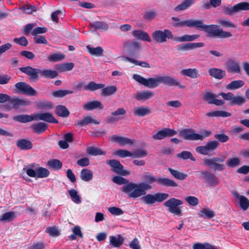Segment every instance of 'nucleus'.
<instances>
[{
    "label": "nucleus",
    "instance_id": "f257e3e1",
    "mask_svg": "<svg viewBox=\"0 0 249 249\" xmlns=\"http://www.w3.org/2000/svg\"><path fill=\"white\" fill-rule=\"evenodd\" d=\"M112 181L118 185H124L121 190L127 194L129 198H137L146 194V191L151 188L149 184L142 182L135 183L119 176H114Z\"/></svg>",
    "mask_w": 249,
    "mask_h": 249
},
{
    "label": "nucleus",
    "instance_id": "f03ea898",
    "mask_svg": "<svg viewBox=\"0 0 249 249\" xmlns=\"http://www.w3.org/2000/svg\"><path fill=\"white\" fill-rule=\"evenodd\" d=\"M133 78L141 84L150 89L157 88L160 84L169 87H178L181 89L185 88L184 85H180L179 81L175 77L168 75L158 76L155 78L146 79L139 74H134Z\"/></svg>",
    "mask_w": 249,
    "mask_h": 249
},
{
    "label": "nucleus",
    "instance_id": "7ed1b4c3",
    "mask_svg": "<svg viewBox=\"0 0 249 249\" xmlns=\"http://www.w3.org/2000/svg\"><path fill=\"white\" fill-rule=\"evenodd\" d=\"M183 25L188 28H195L206 32L211 37L221 38H229L232 36L230 32L224 31L222 29H217V25L214 24L205 25L202 20L190 18L185 20Z\"/></svg>",
    "mask_w": 249,
    "mask_h": 249
},
{
    "label": "nucleus",
    "instance_id": "20e7f679",
    "mask_svg": "<svg viewBox=\"0 0 249 249\" xmlns=\"http://www.w3.org/2000/svg\"><path fill=\"white\" fill-rule=\"evenodd\" d=\"M153 39L158 43H164L167 39H172L177 42H190L196 39L199 37V35H184L181 36L174 37L172 32L168 29L163 31L156 30L152 34Z\"/></svg>",
    "mask_w": 249,
    "mask_h": 249
},
{
    "label": "nucleus",
    "instance_id": "39448f33",
    "mask_svg": "<svg viewBox=\"0 0 249 249\" xmlns=\"http://www.w3.org/2000/svg\"><path fill=\"white\" fill-rule=\"evenodd\" d=\"M0 103H4L2 108L6 111H10L13 108L18 109L20 107L26 106L30 104V102L22 98L12 97L7 94L0 93Z\"/></svg>",
    "mask_w": 249,
    "mask_h": 249
},
{
    "label": "nucleus",
    "instance_id": "423d86ee",
    "mask_svg": "<svg viewBox=\"0 0 249 249\" xmlns=\"http://www.w3.org/2000/svg\"><path fill=\"white\" fill-rule=\"evenodd\" d=\"M143 179L146 182L150 184L157 182L159 185L167 187H176L178 186V184L172 179L168 178H161L157 179L154 176L150 175L149 173L145 174Z\"/></svg>",
    "mask_w": 249,
    "mask_h": 249
},
{
    "label": "nucleus",
    "instance_id": "0eeeda50",
    "mask_svg": "<svg viewBox=\"0 0 249 249\" xmlns=\"http://www.w3.org/2000/svg\"><path fill=\"white\" fill-rule=\"evenodd\" d=\"M226 159L225 156L220 157H213L211 159H205L204 163L205 166L213 169L214 171H222L225 169L223 164Z\"/></svg>",
    "mask_w": 249,
    "mask_h": 249
},
{
    "label": "nucleus",
    "instance_id": "6e6552de",
    "mask_svg": "<svg viewBox=\"0 0 249 249\" xmlns=\"http://www.w3.org/2000/svg\"><path fill=\"white\" fill-rule=\"evenodd\" d=\"M183 204V201L179 199L172 197L164 202V206L167 208V211L176 215H181V209L179 207Z\"/></svg>",
    "mask_w": 249,
    "mask_h": 249
},
{
    "label": "nucleus",
    "instance_id": "1a4fd4ad",
    "mask_svg": "<svg viewBox=\"0 0 249 249\" xmlns=\"http://www.w3.org/2000/svg\"><path fill=\"white\" fill-rule=\"evenodd\" d=\"M142 197L143 202L148 205H152L156 202H161L169 197V194L163 193H157L154 195L147 194Z\"/></svg>",
    "mask_w": 249,
    "mask_h": 249
},
{
    "label": "nucleus",
    "instance_id": "9d476101",
    "mask_svg": "<svg viewBox=\"0 0 249 249\" xmlns=\"http://www.w3.org/2000/svg\"><path fill=\"white\" fill-rule=\"evenodd\" d=\"M17 92L29 96H36V90L24 82H19L15 85Z\"/></svg>",
    "mask_w": 249,
    "mask_h": 249
},
{
    "label": "nucleus",
    "instance_id": "9b49d317",
    "mask_svg": "<svg viewBox=\"0 0 249 249\" xmlns=\"http://www.w3.org/2000/svg\"><path fill=\"white\" fill-rule=\"evenodd\" d=\"M106 164L111 167V170L114 173L123 176H128L130 174L128 171L124 170L123 165L117 160H107Z\"/></svg>",
    "mask_w": 249,
    "mask_h": 249
},
{
    "label": "nucleus",
    "instance_id": "f8f14e48",
    "mask_svg": "<svg viewBox=\"0 0 249 249\" xmlns=\"http://www.w3.org/2000/svg\"><path fill=\"white\" fill-rule=\"evenodd\" d=\"M219 145V143L216 141L208 142L206 145L196 147V151L198 153L203 155H207L209 152L216 150Z\"/></svg>",
    "mask_w": 249,
    "mask_h": 249
},
{
    "label": "nucleus",
    "instance_id": "ddd939ff",
    "mask_svg": "<svg viewBox=\"0 0 249 249\" xmlns=\"http://www.w3.org/2000/svg\"><path fill=\"white\" fill-rule=\"evenodd\" d=\"M219 95L221 96L224 100L230 101V105L231 106L235 105L241 106L246 102V99L244 97L234 96L231 92L227 93L220 92Z\"/></svg>",
    "mask_w": 249,
    "mask_h": 249
},
{
    "label": "nucleus",
    "instance_id": "4468645a",
    "mask_svg": "<svg viewBox=\"0 0 249 249\" xmlns=\"http://www.w3.org/2000/svg\"><path fill=\"white\" fill-rule=\"evenodd\" d=\"M179 133L182 138L186 140L197 141L202 139L201 134L195 133V131L191 128L182 129Z\"/></svg>",
    "mask_w": 249,
    "mask_h": 249
},
{
    "label": "nucleus",
    "instance_id": "2eb2a0df",
    "mask_svg": "<svg viewBox=\"0 0 249 249\" xmlns=\"http://www.w3.org/2000/svg\"><path fill=\"white\" fill-rule=\"evenodd\" d=\"M201 178L210 186L214 187L218 185L219 180L213 173L204 171L201 173Z\"/></svg>",
    "mask_w": 249,
    "mask_h": 249
},
{
    "label": "nucleus",
    "instance_id": "dca6fc26",
    "mask_svg": "<svg viewBox=\"0 0 249 249\" xmlns=\"http://www.w3.org/2000/svg\"><path fill=\"white\" fill-rule=\"evenodd\" d=\"M127 54L131 56H135L141 49V43L138 41H126L124 44Z\"/></svg>",
    "mask_w": 249,
    "mask_h": 249
},
{
    "label": "nucleus",
    "instance_id": "f3484780",
    "mask_svg": "<svg viewBox=\"0 0 249 249\" xmlns=\"http://www.w3.org/2000/svg\"><path fill=\"white\" fill-rule=\"evenodd\" d=\"M217 96L211 92L205 91L202 94V99L207 102L209 104H213L216 106H222L224 104L225 102L222 100L216 99Z\"/></svg>",
    "mask_w": 249,
    "mask_h": 249
},
{
    "label": "nucleus",
    "instance_id": "a211bd4d",
    "mask_svg": "<svg viewBox=\"0 0 249 249\" xmlns=\"http://www.w3.org/2000/svg\"><path fill=\"white\" fill-rule=\"evenodd\" d=\"M177 132L174 129L164 128L153 135L152 138L154 140H161L166 137H171L177 134Z\"/></svg>",
    "mask_w": 249,
    "mask_h": 249
},
{
    "label": "nucleus",
    "instance_id": "6ab92c4d",
    "mask_svg": "<svg viewBox=\"0 0 249 249\" xmlns=\"http://www.w3.org/2000/svg\"><path fill=\"white\" fill-rule=\"evenodd\" d=\"M22 72L27 74L31 80H37L40 69L34 68L31 66L22 67L19 68Z\"/></svg>",
    "mask_w": 249,
    "mask_h": 249
},
{
    "label": "nucleus",
    "instance_id": "aec40b11",
    "mask_svg": "<svg viewBox=\"0 0 249 249\" xmlns=\"http://www.w3.org/2000/svg\"><path fill=\"white\" fill-rule=\"evenodd\" d=\"M226 68L228 72L230 73L240 74L241 70L239 63L232 59H229L226 64Z\"/></svg>",
    "mask_w": 249,
    "mask_h": 249
},
{
    "label": "nucleus",
    "instance_id": "412c9836",
    "mask_svg": "<svg viewBox=\"0 0 249 249\" xmlns=\"http://www.w3.org/2000/svg\"><path fill=\"white\" fill-rule=\"evenodd\" d=\"M34 115L35 120H42L50 123H58V121L49 112L38 113Z\"/></svg>",
    "mask_w": 249,
    "mask_h": 249
},
{
    "label": "nucleus",
    "instance_id": "4be33fe9",
    "mask_svg": "<svg viewBox=\"0 0 249 249\" xmlns=\"http://www.w3.org/2000/svg\"><path fill=\"white\" fill-rule=\"evenodd\" d=\"M205 46L203 42L185 43L178 45L177 49L179 52L187 51L195 49L196 48L202 47Z\"/></svg>",
    "mask_w": 249,
    "mask_h": 249
},
{
    "label": "nucleus",
    "instance_id": "5701e85b",
    "mask_svg": "<svg viewBox=\"0 0 249 249\" xmlns=\"http://www.w3.org/2000/svg\"><path fill=\"white\" fill-rule=\"evenodd\" d=\"M109 140L112 142H117L120 146H123L126 145H132L133 144V142L125 137L119 136L118 135H113L110 136L109 138Z\"/></svg>",
    "mask_w": 249,
    "mask_h": 249
},
{
    "label": "nucleus",
    "instance_id": "b1692460",
    "mask_svg": "<svg viewBox=\"0 0 249 249\" xmlns=\"http://www.w3.org/2000/svg\"><path fill=\"white\" fill-rule=\"evenodd\" d=\"M132 35L137 39L150 42L151 39L148 34L142 30H135L131 32Z\"/></svg>",
    "mask_w": 249,
    "mask_h": 249
},
{
    "label": "nucleus",
    "instance_id": "393cba45",
    "mask_svg": "<svg viewBox=\"0 0 249 249\" xmlns=\"http://www.w3.org/2000/svg\"><path fill=\"white\" fill-rule=\"evenodd\" d=\"M208 72L212 77L218 80L222 79L226 75L225 71L216 68L209 69Z\"/></svg>",
    "mask_w": 249,
    "mask_h": 249
},
{
    "label": "nucleus",
    "instance_id": "a878e982",
    "mask_svg": "<svg viewBox=\"0 0 249 249\" xmlns=\"http://www.w3.org/2000/svg\"><path fill=\"white\" fill-rule=\"evenodd\" d=\"M97 108L100 110L104 108V106L100 101L98 100L88 102L83 106V109L87 111H90Z\"/></svg>",
    "mask_w": 249,
    "mask_h": 249
},
{
    "label": "nucleus",
    "instance_id": "bb28decb",
    "mask_svg": "<svg viewBox=\"0 0 249 249\" xmlns=\"http://www.w3.org/2000/svg\"><path fill=\"white\" fill-rule=\"evenodd\" d=\"M16 145L22 150H30L33 147L32 142L30 141L25 139L18 140L16 142Z\"/></svg>",
    "mask_w": 249,
    "mask_h": 249
},
{
    "label": "nucleus",
    "instance_id": "cd10ccee",
    "mask_svg": "<svg viewBox=\"0 0 249 249\" xmlns=\"http://www.w3.org/2000/svg\"><path fill=\"white\" fill-rule=\"evenodd\" d=\"M151 113V110L148 106H142L135 108L134 114L138 117H143Z\"/></svg>",
    "mask_w": 249,
    "mask_h": 249
},
{
    "label": "nucleus",
    "instance_id": "c85d7f7f",
    "mask_svg": "<svg viewBox=\"0 0 249 249\" xmlns=\"http://www.w3.org/2000/svg\"><path fill=\"white\" fill-rule=\"evenodd\" d=\"M109 244L113 248H120L124 241V237L120 234L117 236L111 235L109 237Z\"/></svg>",
    "mask_w": 249,
    "mask_h": 249
},
{
    "label": "nucleus",
    "instance_id": "c756f323",
    "mask_svg": "<svg viewBox=\"0 0 249 249\" xmlns=\"http://www.w3.org/2000/svg\"><path fill=\"white\" fill-rule=\"evenodd\" d=\"M233 196L239 199L240 206L243 210H246L249 207V200L244 196H240L236 191L232 193Z\"/></svg>",
    "mask_w": 249,
    "mask_h": 249
},
{
    "label": "nucleus",
    "instance_id": "7c9ffc66",
    "mask_svg": "<svg viewBox=\"0 0 249 249\" xmlns=\"http://www.w3.org/2000/svg\"><path fill=\"white\" fill-rule=\"evenodd\" d=\"M154 96V93L151 91L144 90L138 92L135 96V98L139 101H145L151 98Z\"/></svg>",
    "mask_w": 249,
    "mask_h": 249
},
{
    "label": "nucleus",
    "instance_id": "2f4dec72",
    "mask_svg": "<svg viewBox=\"0 0 249 249\" xmlns=\"http://www.w3.org/2000/svg\"><path fill=\"white\" fill-rule=\"evenodd\" d=\"M34 132L40 134L44 133L48 128V125L44 123L39 122L31 126Z\"/></svg>",
    "mask_w": 249,
    "mask_h": 249
},
{
    "label": "nucleus",
    "instance_id": "473e14b6",
    "mask_svg": "<svg viewBox=\"0 0 249 249\" xmlns=\"http://www.w3.org/2000/svg\"><path fill=\"white\" fill-rule=\"evenodd\" d=\"M13 120L22 123L30 122L35 120V115H29L27 114H21L16 115L13 117Z\"/></svg>",
    "mask_w": 249,
    "mask_h": 249
},
{
    "label": "nucleus",
    "instance_id": "72a5a7b5",
    "mask_svg": "<svg viewBox=\"0 0 249 249\" xmlns=\"http://www.w3.org/2000/svg\"><path fill=\"white\" fill-rule=\"evenodd\" d=\"M40 76L45 78L53 79L58 76V72L54 70L51 69H44L40 70Z\"/></svg>",
    "mask_w": 249,
    "mask_h": 249
},
{
    "label": "nucleus",
    "instance_id": "f704fd0d",
    "mask_svg": "<svg viewBox=\"0 0 249 249\" xmlns=\"http://www.w3.org/2000/svg\"><path fill=\"white\" fill-rule=\"evenodd\" d=\"M87 49L88 53L91 55L99 57L102 56L103 55L104 50L101 46H98L96 48H94L89 45L87 46Z\"/></svg>",
    "mask_w": 249,
    "mask_h": 249
},
{
    "label": "nucleus",
    "instance_id": "c9c22d12",
    "mask_svg": "<svg viewBox=\"0 0 249 249\" xmlns=\"http://www.w3.org/2000/svg\"><path fill=\"white\" fill-rule=\"evenodd\" d=\"M180 73L184 76H188L192 78H196L199 76L198 71L196 68L183 69L181 71Z\"/></svg>",
    "mask_w": 249,
    "mask_h": 249
},
{
    "label": "nucleus",
    "instance_id": "e433bc0d",
    "mask_svg": "<svg viewBox=\"0 0 249 249\" xmlns=\"http://www.w3.org/2000/svg\"><path fill=\"white\" fill-rule=\"evenodd\" d=\"M89 26L93 28L94 30H103L107 31L108 29V24L104 21H96L90 22Z\"/></svg>",
    "mask_w": 249,
    "mask_h": 249
},
{
    "label": "nucleus",
    "instance_id": "4c0bfd02",
    "mask_svg": "<svg viewBox=\"0 0 249 249\" xmlns=\"http://www.w3.org/2000/svg\"><path fill=\"white\" fill-rule=\"evenodd\" d=\"M101 95L104 97L109 96L114 94L117 91V88L115 86H110L101 89Z\"/></svg>",
    "mask_w": 249,
    "mask_h": 249
},
{
    "label": "nucleus",
    "instance_id": "58836bf2",
    "mask_svg": "<svg viewBox=\"0 0 249 249\" xmlns=\"http://www.w3.org/2000/svg\"><path fill=\"white\" fill-rule=\"evenodd\" d=\"M56 114L61 117H67L70 115V111L67 107L63 105H58L55 108Z\"/></svg>",
    "mask_w": 249,
    "mask_h": 249
},
{
    "label": "nucleus",
    "instance_id": "ea45409f",
    "mask_svg": "<svg viewBox=\"0 0 249 249\" xmlns=\"http://www.w3.org/2000/svg\"><path fill=\"white\" fill-rule=\"evenodd\" d=\"M105 85L102 83H96L94 81L89 82L85 87V90L94 91L104 88Z\"/></svg>",
    "mask_w": 249,
    "mask_h": 249
},
{
    "label": "nucleus",
    "instance_id": "a19ab883",
    "mask_svg": "<svg viewBox=\"0 0 249 249\" xmlns=\"http://www.w3.org/2000/svg\"><path fill=\"white\" fill-rule=\"evenodd\" d=\"M93 173L89 169H83L80 172V178L82 180L89 181L93 178Z\"/></svg>",
    "mask_w": 249,
    "mask_h": 249
},
{
    "label": "nucleus",
    "instance_id": "79ce46f5",
    "mask_svg": "<svg viewBox=\"0 0 249 249\" xmlns=\"http://www.w3.org/2000/svg\"><path fill=\"white\" fill-rule=\"evenodd\" d=\"M206 116L208 117H227L231 116V113L223 110H216L207 113Z\"/></svg>",
    "mask_w": 249,
    "mask_h": 249
},
{
    "label": "nucleus",
    "instance_id": "37998d69",
    "mask_svg": "<svg viewBox=\"0 0 249 249\" xmlns=\"http://www.w3.org/2000/svg\"><path fill=\"white\" fill-rule=\"evenodd\" d=\"M73 91L68 89H60L53 90L51 92V95L55 98H62L64 96L73 93Z\"/></svg>",
    "mask_w": 249,
    "mask_h": 249
},
{
    "label": "nucleus",
    "instance_id": "c03bdc74",
    "mask_svg": "<svg viewBox=\"0 0 249 249\" xmlns=\"http://www.w3.org/2000/svg\"><path fill=\"white\" fill-rule=\"evenodd\" d=\"M244 84L245 82L243 80H234L227 86V88L230 90H235L242 87Z\"/></svg>",
    "mask_w": 249,
    "mask_h": 249
},
{
    "label": "nucleus",
    "instance_id": "a18cd8bd",
    "mask_svg": "<svg viewBox=\"0 0 249 249\" xmlns=\"http://www.w3.org/2000/svg\"><path fill=\"white\" fill-rule=\"evenodd\" d=\"M86 152L89 155L94 156L97 155H105L106 154V152L103 151L97 147L93 146L89 147L87 149Z\"/></svg>",
    "mask_w": 249,
    "mask_h": 249
},
{
    "label": "nucleus",
    "instance_id": "49530a36",
    "mask_svg": "<svg viewBox=\"0 0 249 249\" xmlns=\"http://www.w3.org/2000/svg\"><path fill=\"white\" fill-rule=\"evenodd\" d=\"M192 4H191V0H185L180 4L175 7L174 10L175 12H179L185 10L190 7Z\"/></svg>",
    "mask_w": 249,
    "mask_h": 249
},
{
    "label": "nucleus",
    "instance_id": "de8ad7c7",
    "mask_svg": "<svg viewBox=\"0 0 249 249\" xmlns=\"http://www.w3.org/2000/svg\"><path fill=\"white\" fill-rule=\"evenodd\" d=\"M168 170L170 172L171 174L176 178L182 180L186 178L187 175L181 173L178 170H174L171 168H169Z\"/></svg>",
    "mask_w": 249,
    "mask_h": 249
},
{
    "label": "nucleus",
    "instance_id": "09e8293b",
    "mask_svg": "<svg viewBox=\"0 0 249 249\" xmlns=\"http://www.w3.org/2000/svg\"><path fill=\"white\" fill-rule=\"evenodd\" d=\"M16 217L15 212L10 211L4 213L0 217V221L11 222Z\"/></svg>",
    "mask_w": 249,
    "mask_h": 249
},
{
    "label": "nucleus",
    "instance_id": "8fccbe9b",
    "mask_svg": "<svg viewBox=\"0 0 249 249\" xmlns=\"http://www.w3.org/2000/svg\"><path fill=\"white\" fill-rule=\"evenodd\" d=\"M222 8L223 13L226 15L231 16L237 13L235 5L233 6L228 5L227 6L222 7Z\"/></svg>",
    "mask_w": 249,
    "mask_h": 249
},
{
    "label": "nucleus",
    "instance_id": "3c124183",
    "mask_svg": "<svg viewBox=\"0 0 249 249\" xmlns=\"http://www.w3.org/2000/svg\"><path fill=\"white\" fill-rule=\"evenodd\" d=\"M48 165L54 170H60L62 167V162L57 159H53L49 160Z\"/></svg>",
    "mask_w": 249,
    "mask_h": 249
},
{
    "label": "nucleus",
    "instance_id": "603ef678",
    "mask_svg": "<svg viewBox=\"0 0 249 249\" xmlns=\"http://www.w3.org/2000/svg\"><path fill=\"white\" fill-rule=\"evenodd\" d=\"M193 249H218L208 243H196L193 245Z\"/></svg>",
    "mask_w": 249,
    "mask_h": 249
},
{
    "label": "nucleus",
    "instance_id": "864d4df0",
    "mask_svg": "<svg viewBox=\"0 0 249 249\" xmlns=\"http://www.w3.org/2000/svg\"><path fill=\"white\" fill-rule=\"evenodd\" d=\"M226 164L230 168H234L240 164V160L237 157L229 158L227 160Z\"/></svg>",
    "mask_w": 249,
    "mask_h": 249
},
{
    "label": "nucleus",
    "instance_id": "5fc2aeb1",
    "mask_svg": "<svg viewBox=\"0 0 249 249\" xmlns=\"http://www.w3.org/2000/svg\"><path fill=\"white\" fill-rule=\"evenodd\" d=\"M69 194L73 202L76 204L81 203V198L75 190L73 189H71L69 191Z\"/></svg>",
    "mask_w": 249,
    "mask_h": 249
},
{
    "label": "nucleus",
    "instance_id": "6e6d98bb",
    "mask_svg": "<svg viewBox=\"0 0 249 249\" xmlns=\"http://www.w3.org/2000/svg\"><path fill=\"white\" fill-rule=\"evenodd\" d=\"M65 58V55L61 53H58L50 55L48 59L51 62H58L62 60Z\"/></svg>",
    "mask_w": 249,
    "mask_h": 249
},
{
    "label": "nucleus",
    "instance_id": "4d7b16f0",
    "mask_svg": "<svg viewBox=\"0 0 249 249\" xmlns=\"http://www.w3.org/2000/svg\"><path fill=\"white\" fill-rule=\"evenodd\" d=\"M177 158H180L183 160H187L190 159L192 161H195L196 159L193 157L191 152L187 151H183L181 153L177 154Z\"/></svg>",
    "mask_w": 249,
    "mask_h": 249
},
{
    "label": "nucleus",
    "instance_id": "13d9d810",
    "mask_svg": "<svg viewBox=\"0 0 249 249\" xmlns=\"http://www.w3.org/2000/svg\"><path fill=\"white\" fill-rule=\"evenodd\" d=\"M217 22L221 26L224 28L236 27V25L228 19H219L218 20Z\"/></svg>",
    "mask_w": 249,
    "mask_h": 249
},
{
    "label": "nucleus",
    "instance_id": "bf43d9fd",
    "mask_svg": "<svg viewBox=\"0 0 249 249\" xmlns=\"http://www.w3.org/2000/svg\"><path fill=\"white\" fill-rule=\"evenodd\" d=\"M126 59L136 65H138L143 68H150L151 67L150 64L145 61H139L129 57H126Z\"/></svg>",
    "mask_w": 249,
    "mask_h": 249
},
{
    "label": "nucleus",
    "instance_id": "052dcab7",
    "mask_svg": "<svg viewBox=\"0 0 249 249\" xmlns=\"http://www.w3.org/2000/svg\"><path fill=\"white\" fill-rule=\"evenodd\" d=\"M36 173L38 178H46L50 175V172L47 169L41 167L36 169Z\"/></svg>",
    "mask_w": 249,
    "mask_h": 249
},
{
    "label": "nucleus",
    "instance_id": "680f3d73",
    "mask_svg": "<svg viewBox=\"0 0 249 249\" xmlns=\"http://www.w3.org/2000/svg\"><path fill=\"white\" fill-rule=\"evenodd\" d=\"M132 153L133 158H143L147 156V152L145 149H137L135 150Z\"/></svg>",
    "mask_w": 249,
    "mask_h": 249
},
{
    "label": "nucleus",
    "instance_id": "e2e57ef3",
    "mask_svg": "<svg viewBox=\"0 0 249 249\" xmlns=\"http://www.w3.org/2000/svg\"><path fill=\"white\" fill-rule=\"evenodd\" d=\"M37 107L39 109H50L53 107V103L47 101H40L37 103Z\"/></svg>",
    "mask_w": 249,
    "mask_h": 249
},
{
    "label": "nucleus",
    "instance_id": "0e129e2a",
    "mask_svg": "<svg viewBox=\"0 0 249 249\" xmlns=\"http://www.w3.org/2000/svg\"><path fill=\"white\" fill-rule=\"evenodd\" d=\"M114 155L116 156H118L121 158H125L127 157H132V153L126 150L123 149H119L116 151L114 153Z\"/></svg>",
    "mask_w": 249,
    "mask_h": 249
},
{
    "label": "nucleus",
    "instance_id": "69168bd1",
    "mask_svg": "<svg viewBox=\"0 0 249 249\" xmlns=\"http://www.w3.org/2000/svg\"><path fill=\"white\" fill-rule=\"evenodd\" d=\"M237 13L240 11L249 10V3L242 2L235 4Z\"/></svg>",
    "mask_w": 249,
    "mask_h": 249
},
{
    "label": "nucleus",
    "instance_id": "338daca9",
    "mask_svg": "<svg viewBox=\"0 0 249 249\" xmlns=\"http://www.w3.org/2000/svg\"><path fill=\"white\" fill-rule=\"evenodd\" d=\"M185 200L191 206H196L198 203L199 200L197 197L194 196H188L185 197Z\"/></svg>",
    "mask_w": 249,
    "mask_h": 249
},
{
    "label": "nucleus",
    "instance_id": "774afa93",
    "mask_svg": "<svg viewBox=\"0 0 249 249\" xmlns=\"http://www.w3.org/2000/svg\"><path fill=\"white\" fill-rule=\"evenodd\" d=\"M200 213L204 215V218L210 219L214 217V213L207 208H203L200 211Z\"/></svg>",
    "mask_w": 249,
    "mask_h": 249
}]
</instances>
